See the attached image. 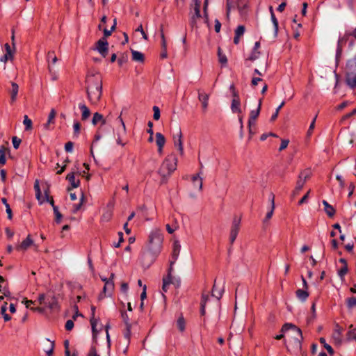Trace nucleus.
<instances>
[{
	"label": "nucleus",
	"instance_id": "1",
	"mask_svg": "<svg viewBox=\"0 0 356 356\" xmlns=\"http://www.w3.org/2000/svg\"><path fill=\"white\" fill-rule=\"evenodd\" d=\"M163 241L161 231L159 229H153L148 236L147 248L143 252V257H149L151 262H153L161 251Z\"/></svg>",
	"mask_w": 356,
	"mask_h": 356
},
{
	"label": "nucleus",
	"instance_id": "2",
	"mask_svg": "<svg viewBox=\"0 0 356 356\" xmlns=\"http://www.w3.org/2000/svg\"><path fill=\"white\" fill-rule=\"evenodd\" d=\"M177 157L174 153L168 155L159 169V174L163 179L169 177L177 169Z\"/></svg>",
	"mask_w": 356,
	"mask_h": 356
},
{
	"label": "nucleus",
	"instance_id": "3",
	"mask_svg": "<svg viewBox=\"0 0 356 356\" xmlns=\"http://www.w3.org/2000/svg\"><path fill=\"white\" fill-rule=\"evenodd\" d=\"M346 82L351 88H356V55L349 59L345 67Z\"/></svg>",
	"mask_w": 356,
	"mask_h": 356
},
{
	"label": "nucleus",
	"instance_id": "4",
	"mask_svg": "<svg viewBox=\"0 0 356 356\" xmlns=\"http://www.w3.org/2000/svg\"><path fill=\"white\" fill-rule=\"evenodd\" d=\"M86 89L102 86V77L99 72L90 71L86 78Z\"/></svg>",
	"mask_w": 356,
	"mask_h": 356
},
{
	"label": "nucleus",
	"instance_id": "5",
	"mask_svg": "<svg viewBox=\"0 0 356 356\" xmlns=\"http://www.w3.org/2000/svg\"><path fill=\"white\" fill-rule=\"evenodd\" d=\"M311 175L312 173L309 169H305L300 172L296 182V186L293 191L294 195H298L302 189L305 184L311 177Z\"/></svg>",
	"mask_w": 356,
	"mask_h": 356
},
{
	"label": "nucleus",
	"instance_id": "6",
	"mask_svg": "<svg viewBox=\"0 0 356 356\" xmlns=\"http://www.w3.org/2000/svg\"><path fill=\"white\" fill-rule=\"evenodd\" d=\"M88 99L92 104H97L101 99L102 86L86 89Z\"/></svg>",
	"mask_w": 356,
	"mask_h": 356
},
{
	"label": "nucleus",
	"instance_id": "7",
	"mask_svg": "<svg viewBox=\"0 0 356 356\" xmlns=\"http://www.w3.org/2000/svg\"><path fill=\"white\" fill-rule=\"evenodd\" d=\"M115 274L111 273L110 275V280L108 282H106L103 288V291L99 293L98 296V300H101L104 299L106 296H111L113 291L114 290V280Z\"/></svg>",
	"mask_w": 356,
	"mask_h": 356
},
{
	"label": "nucleus",
	"instance_id": "8",
	"mask_svg": "<svg viewBox=\"0 0 356 356\" xmlns=\"http://www.w3.org/2000/svg\"><path fill=\"white\" fill-rule=\"evenodd\" d=\"M241 218L234 216L232 220V224L230 229L229 241L230 243L233 244L235 241L238 232L240 230Z\"/></svg>",
	"mask_w": 356,
	"mask_h": 356
},
{
	"label": "nucleus",
	"instance_id": "9",
	"mask_svg": "<svg viewBox=\"0 0 356 356\" xmlns=\"http://www.w3.org/2000/svg\"><path fill=\"white\" fill-rule=\"evenodd\" d=\"M350 33L348 31H346L343 37H340L337 42V48L336 51V63H338L342 54L343 47L347 42Z\"/></svg>",
	"mask_w": 356,
	"mask_h": 356
},
{
	"label": "nucleus",
	"instance_id": "10",
	"mask_svg": "<svg viewBox=\"0 0 356 356\" xmlns=\"http://www.w3.org/2000/svg\"><path fill=\"white\" fill-rule=\"evenodd\" d=\"M117 121L120 124L121 129L120 130H118V131H117L116 143H117V144L124 147L126 143L122 142V137L126 134L127 130H126V127H125L124 122L122 118L121 115L118 117Z\"/></svg>",
	"mask_w": 356,
	"mask_h": 356
},
{
	"label": "nucleus",
	"instance_id": "11",
	"mask_svg": "<svg viewBox=\"0 0 356 356\" xmlns=\"http://www.w3.org/2000/svg\"><path fill=\"white\" fill-rule=\"evenodd\" d=\"M96 44V49L104 58H105L108 51V43L106 40L103 38L99 40Z\"/></svg>",
	"mask_w": 356,
	"mask_h": 356
},
{
	"label": "nucleus",
	"instance_id": "12",
	"mask_svg": "<svg viewBox=\"0 0 356 356\" xmlns=\"http://www.w3.org/2000/svg\"><path fill=\"white\" fill-rule=\"evenodd\" d=\"M174 145L178 147V150L181 155L184 154V147L182 143V134L181 129L179 128L177 134L173 135Z\"/></svg>",
	"mask_w": 356,
	"mask_h": 356
},
{
	"label": "nucleus",
	"instance_id": "13",
	"mask_svg": "<svg viewBox=\"0 0 356 356\" xmlns=\"http://www.w3.org/2000/svg\"><path fill=\"white\" fill-rule=\"evenodd\" d=\"M90 309H91V317L90 319V322L91 327H92V337L94 339H95L97 337V335L98 333V331L96 328L98 320L97 318H95V311H96L95 306L92 305Z\"/></svg>",
	"mask_w": 356,
	"mask_h": 356
},
{
	"label": "nucleus",
	"instance_id": "14",
	"mask_svg": "<svg viewBox=\"0 0 356 356\" xmlns=\"http://www.w3.org/2000/svg\"><path fill=\"white\" fill-rule=\"evenodd\" d=\"M261 102H262L261 99H259L257 109L252 110L250 111L249 120H248V126L249 127L252 126V124L254 123L255 120L258 118V116L260 113V111H261Z\"/></svg>",
	"mask_w": 356,
	"mask_h": 356
},
{
	"label": "nucleus",
	"instance_id": "15",
	"mask_svg": "<svg viewBox=\"0 0 356 356\" xmlns=\"http://www.w3.org/2000/svg\"><path fill=\"white\" fill-rule=\"evenodd\" d=\"M31 245H33V241L29 234L26 239H24L19 245L16 247L17 250H26Z\"/></svg>",
	"mask_w": 356,
	"mask_h": 356
},
{
	"label": "nucleus",
	"instance_id": "16",
	"mask_svg": "<svg viewBox=\"0 0 356 356\" xmlns=\"http://www.w3.org/2000/svg\"><path fill=\"white\" fill-rule=\"evenodd\" d=\"M245 28L243 25H239L237 26L234 31V43L238 44L240 41L241 37H242L245 33Z\"/></svg>",
	"mask_w": 356,
	"mask_h": 356
},
{
	"label": "nucleus",
	"instance_id": "17",
	"mask_svg": "<svg viewBox=\"0 0 356 356\" xmlns=\"http://www.w3.org/2000/svg\"><path fill=\"white\" fill-rule=\"evenodd\" d=\"M180 250H181V245L179 243V242L178 241L174 242L172 252V255H171V257H172L171 264H174L176 262V261L179 257Z\"/></svg>",
	"mask_w": 356,
	"mask_h": 356
},
{
	"label": "nucleus",
	"instance_id": "18",
	"mask_svg": "<svg viewBox=\"0 0 356 356\" xmlns=\"http://www.w3.org/2000/svg\"><path fill=\"white\" fill-rule=\"evenodd\" d=\"M200 6H201V1L200 0H194V15L191 17L192 22H195L197 19L201 17L200 14Z\"/></svg>",
	"mask_w": 356,
	"mask_h": 356
},
{
	"label": "nucleus",
	"instance_id": "19",
	"mask_svg": "<svg viewBox=\"0 0 356 356\" xmlns=\"http://www.w3.org/2000/svg\"><path fill=\"white\" fill-rule=\"evenodd\" d=\"M290 329L295 330L298 333V334L300 336V339H302V334L301 330L292 323H285L282 326L281 331L282 332H284L288 331Z\"/></svg>",
	"mask_w": 356,
	"mask_h": 356
},
{
	"label": "nucleus",
	"instance_id": "20",
	"mask_svg": "<svg viewBox=\"0 0 356 356\" xmlns=\"http://www.w3.org/2000/svg\"><path fill=\"white\" fill-rule=\"evenodd\" d=\"M198 99L202 103L203 110L205 111L207 109L209 105V95L206 93L198 92Z\"/></svg>",
	"mask_w": 356,
	"mask_h": 356
},
{
	"label": "nucleus",
	"instance_id": "21",
	"mask_svg": "<svg viewBox=\"0 0 356 356\" xmlns=\"http://www.w3.org/2000/svg\"><path fill=\"white\" fill-rule=\"evenodd\" d=\"M18 91H19V86L15 82H11V89L10 90V100H11L12 103H13L16 101Z\"/></svg>",
	"mask_w": 356,
	"mask_h": 356
},
{
	"label": "nucleus",
	"instance_id": "22",
	"mask_svg": "<svg viewBox=\"0 0 356 356\" xmlns=\"http://www.w3.org/2000/svg\"><path fill=\"white\" fill-rule=\"evenodd\" d=\"M322 202L323 204L324 205V211L326 213V214L330 218H332L336 213L335 209L332 205H330L326 200H323Z\"/></svg>",
	"mask_w": 356,
	"mask_h": 356
},
{
	"label": "nucleus",
	"instance_id": "23",
	"mask_svg": "<svg viewBox=\"0 0 356 356\" xmlns=\"http://www.w3.org/2000/svg\"><path fill=\"white\" fill-rule=\"evenodd\" d=\"M201 172L193 175L191 180L194 185V187H197L199 191L202 189V179L200 177Z\"/></svg>",
	"mask_w": 356,
	"mask_h": 356
},
{
	"label": "nucleus",
	"instance_id": "24",
	"mask_svg": "<svg viewBox=\"0 0 356 356\" xmlns=\"http://www.w3.org/2000/svg\"><path fill=\"white\" fill-rule=\"evenodd\" d=\"M79 108L81 111V120L85 121L86 120L90 115V109L86 106V104L80 103L79 104Z\"/></svg>",
	"mask_w": 356,
	"mask_h": 356
},
{
	"label": "nucleus",
	"instance_id": "25",
	"mask_svg": "<svg viewBox=\"0 0 356 356\" xmlns=\"http://www.w3.org/2000/svg\"><path fill=\"white\" fill-rule=\"evenodd\" d=\"M231 110L233 113L241 114V99H232L231 104Z\"/></svg>",
	"mask_w": 356,
	"mask_h": 356
},
{
	"label": "nucleus",
	"instance_id": "26",
	"mask_svg": "<svg viewBox=\"0 0 356 356\" xmlns=\"http://www.w3.org/2000/svg\"><path fill=\"white\" fill-rule=\"evenodd\" d=\"M66 179L70 182L72 188H77L80 184V180L75 178L74 172L69 173L66 176Z\"/></svg>",
	"mask_w": 356,
	"mask_h": 356
},
{
	"label": "nucleus",
	"instance_id": "27",
	"mask_svg": "<svg viewBox=\"0 0 356 356\" xmlns=\"http://www.w3.org/2000/svg\"><path fill=\"white\" fill-rule=\"evenodd\" d=\"M224 288L218 289L215 282L211 291L212 296L216 298L217 300H220L222 296Z\"/></svg>",
	"mask_w": 356,
	"mask_h": 356
},
{
	"label": "nucleus",
	"instance_id": "28",
	"mask_svg": "<svg viewBox=\"0 0 356 356\" xmlns=\"http://www.w3.org/2000/svg\"><path fill=\"white\" fill-rule=\"evenodd\" d=\"M275 209V195L271 194V207L269 211L267 212L265 218L264 219V222H268L273 216V212Z\"/></svg>",
	"mask_w": 356,
	"mask_h": 356
},
{
	"label": "nucleus",
	"instance_id": "29",
	"mask_svg": "<svg viewBox=\"0 0 356 356\" xmlns=\"http://www.w3.org/2000/svg\"><path fill=\"white\" fill-rule=\"evenodd\" d=\"M348 329L349 330L346 333V341H350L356 340V328L353 327V325H350Z\"/></svg>",
	"mask_w": 356,
	"mask_h": 356
},
{
	"label": "nucleus",
	"instance_id": "30",
	"mask_svg": "<svg viewBox=\"0 0 356 356\" xmlns=\"http://www.w3.org/2000/svg\"><path fill=\"white\" fill-rule=\"evenodd\" d=\"M99 122H102V125L106 124V120L104 118L103 115L98 112H96L93 115L92 123L93 125H96Z\"/></svg>",
	"mask_w": 356,
	"mask_h": 356
},
{
	"label": "nucleus",
	"instance_id": "31",
	"mask_svg": "<svg viewBox=\"0 0 356 356\" xmlns=\"http://www.w3.org/2000/svg\"><path fill=\"white\" fill-rule=\"evenodd\" d=\"M296 295L297 296V298L304 302L307 300V298L309 297V293L307 292V291L306 289H298L296 291Z\"/></svg>",
	"mask_w": 356,
	"mask_h": 356
},
{
	"label": "nucleus",
	"instance_id": "32",
	"mask_svg": "<svg viewBox=\"0 0 356 356\" xmlns=\"http://www.w3.org/2000/svg\"><path fill=\"white\" fill-rule=\"evenodd\" d=\"M131 54H132V59H133V60L140 62V63H143L144 62L145 57H144L143 54H142L140 51H135V50H131Z\"/></svg>",
	"mask_w": 356,
	"mask_h": 356
},
{
	"label": "nucleus",
	"instance_id": "33",
	"mask_svg": "<svg viewBox=\"0 0 356 356\" xmlns=\"http://www.w3.org/2000/svg\"><path fill=\"white\" fill-rule=\"evenodd\" d=\"M156 143L158 147H163L165 143V138L161 133L156 134Z\"/></svg>",
	"mask_w": 356,
	"mask_h": 356
},
{
	"label": "nucleus",
	"instance_id": "34",
	"mask_svg": "<svg viewBox=\"0 0 356 356\" xmlns=\"http://www.w3.org/2000/svg\"><path fill=\"white\" fill-rule=\"evenodd\" d=\"M56 115V110L52 108L49 114L47 122L44 124L46 129H49L50 124L54 123V119Z\"/></svg>",
	"mask_w": 356,
	"mask_h": 356
},
{
	"label": "nucleus",
	"instance_id": "35",
	"mask_svg": "<svg viewBox=\"0 0 356 356\" xmlns=\"http://www.w3.org/2000/svg\"><path fill=\"white\" fill-rule=\"evenodd\" d=\"M23 124L25 126L26 131H29V130L32 129V128H33L32 120L30 118H29L28 115H25L24 116Z\"/></svg>",
	"mask_w": 356,
	"mask_h": 356
},
{
	"label": "nucleus",
	"instance_id": "36",
	"mask_svg": "<svg viewBox=\"0 0 356 356\" xmlns=\"http://www.w3.org/2000/svg\"><path fill=\"white\" fill-rule=\"evenodd\" d=\"M177 325L180 332H183L185 330L186 323L182 316L177 319Z\"/></svg>",
	"mask_w": 356,
	"mask_h": 356
},
{
	"label": "nucleus",
	"instance_id": "37",
	"mask_svg": "<svg viewBox=\"0 0 356 356\" xmlns=\"http://www.w3.org/2000/svg\"><path fill=\"white\" fill-rule=\"evenodd\" d=\"M218 56L219 62L222 65H225L227 63V58L225 54L222 53L220 47H218Z\"/></svg>",
	"mask_w": 356,
	"mask_h": 356
},
{
	"label": "nucleus",
	"instance_id": "38",
	"mask_svg": "<svg viewBox=\"0 0 356 356\" xmlns=\"http://www.w3.org/2000/svg\"><path fill=\"white\" fill-rule=\"evenodd\" d=\"M47 60L49 63L51 62L52 65L55 64L57 61V57L56 56L54 51H50L48 52L47 56Z\"/></svg>",
	"mask_w": 356,
	"mask_h": 356
},
{
	"label": "nucleus",
	"instance_id": "39",
	"mask_svg": "<svg viewBox=\"0 0 356 356\" xmlns=\"http://www.w3.org/2000/svg\"><path fill=\"white\" fill-rule=\"evenodd\" d=\"M6 310H7V302H5L4 305L1 306V313L3 315L4 321H8L11 319V317L8 314H6Z\"/></svg>",
	"mask_w": 356,
	"mask_h": 356
},
{
	"label": "nucleus",
	"instance_id": "40",
	"mask_svg": "<svg viewBox=\"0 0 356 356\" xmlns=\"http://www.w3.org/2000/svg\"><path fill=\"white\" fill-rule=\"evenodd\" d=\"M346 305L348 309H351L356 307V298L350 297L346 299Z\"/></svg>",
	"mask_w": 356,
	"mask_h": 356
},
{
	"label": "nucleus",
	"instance_id": "41",
	"mask_svg": "<svg viewBox=\"0 0 356 356\" xmlns=\"http://www.w3.org/2000/svg\"><path fill=\"white\" fill-rule=\"evenodd\" d=\"M54 213L55 215V221L57 224H59L61 222V219L63 218L62 214L58 211V208L57 206H54Z\"/></svg>",
	"mask_w": 356,
	"mask_h": 356
},
{
	"label": "nucleus",
	"instance_id": "42",
	"mask_svg": "<svg viewBox=\"0 0 356 356\" xmlns=\"http://www.w3.org/2000/svg\"><path fill=\"white\" fill-rule=\"evenodd\" d=\"M13 48L15 49V47H13ZM5 49H6V55L7 56H9L10 57V60H12L13 59V54H14V52H15V49L13 50L11 47L10 46L9 44L6 43L5 44Z\"/></svg>",
	"mask_w": 356,
	"mask_h": 356
},
{
	"label": "nucleus",
	"instance_id": "43",
	"mask_svg": "<svg viewBox=\"0 0 356 356\" xmlns=\"http://www.w3.org/2000/svg\"><path fill=\"white\" fill-rule=\"evenodd\" d=\"M270 17H271V21H272V22L273 24V26H274L275 35H277V32H278L279 24H278V21L274 14V12H272V15H270Z\"/></svg>",
	"mask_w": 356,
	"mask_h": 356
},
{
	"label": "nucleus",
	"instance_id": "44",
	"mask_svg": "<svg viewBox=\"0 0 356 356\" xmlns=\"http://www.w3.org/2000/svg\"><path fill=\"white\" fill-rule=\"evenodd\" d=\"M348 271V264L343 266L338 270V275L340 277L341 280H343L344 279V276L347 274Z\"/></svg>",
	"mask_w": 356,
	"mask_h": 356
},
{
	"label": "nucleus",
	"instance_id": "45",
	"mask_svg": "<svg viewBox=\"0 0 356 356\" xmlns=\"http://www.w3.org/2000/svg\"><path fill=\"white\" fill-rule=\"evenodd\" d=\"M172 283V281L170 280V277H164L163 278V286H162V290L164 292H167L168 291V286Z\"/></svg>",
	"mask_w": 356,
	"mask_h": 356
},
{
	"label": "nucleus",
	"instance_id": "46",
	"mask_svg": "<svg viewBox=\"0 0 356 356\" xmlns=\"http://www.w3.org/2000/svg\"><path fill=\"white\" fill-rule=\"evenodd\" d=\"M49 309H55L57 307V300L55 297H51L50 300H47V304L46 305Z\"/></svg>",
	"mask_w": 356,
	"mask_h": 356
},
{
	"label": "nucleus",
	"instance_id": "47",
	"mask_svg": "<svg viewBox=\"0 0 356 356\" xmlns=\"http://www.w3.org/2000/svg\"><path fill=\"white\" fill-rule=\"evenodd\" d=\"M47 341H49L50 343V344H49V347L47 350H45V353L47 356H51L54 353V347H55L54 341H50L48 339H47Z\"/></svg>",
	"mask_w": 356,
	"mask_h": 356
},
{
	"label": "nucleus",
	"instance_id": "48",
	"mask_svg": "<svg viewBox=\"0 0 356 356\" xmlns=\"http://www.w3.org/2000/svg\"><path fill=\"white\" fill-rule=\"evenodd\" d=\"M260 54H261V53L259 50L252 49V51L248 59L249 60L254 61L259 57Z\"/></svg>",
	"mask_w": 356,
	"mask_h": 356
},
{
	"label": "nucleus",
	"instance_id": "49",
	"mask_svg": "<svg viewBox=\"0 0 356 356\" xmlns=\"http://www.w3.org/2000/svg\"><path fill=\"white\" fill-rule=\"evenodd\" d=\"M321 343L323 344L324 348L327 350V352L332 355L334 353V350L332 346L327 343H326L325 339L324 338L320 339Z\"/></svg>",
	"mask_w": 356,
	"mask_h": 356
},
{
	"label": "nucleus",
	"instance_id": "50",
	"mask_svg": "<svg viewBox=\"0 0 356 356\" xmlns=\"http://www.w3.org/2000/svg\"><path fill=\"white\" fill-rule=\"evenodd\" d=\"M126 323V332L124 333V337L128 341L130 339L131 337V325L128 323L127 321H125Z\"/></svg>",
	"mask_w": 356,
	"mask_h": 356
},
{
	"label": "nucleus",
	"instance_id": "51",
	"mask_svg": "<svg viewBox=\"0 0 356 356\" xmlns=\"http://www.w3.org/2000/svg\"><path fill=\"white\" fill-rule=\"evenodd\" d=\"M316 118H317V115H315V117L314 118V119L312 120V121L310 124V126H309V129L307 133V135L308 137H310L311 135L312 134L313 130L315 127V122H316Z\"/></svg>",
	"mask_w": 356,
	"mask_h": 356
},
{
	"label": "nucleus",
	"instance_id": "52",
	"mask_svg": "<svg viewBox=\"0 0 356 356\" xmlns=\"http://www.w3.org/2000/svg\"><path fill=\"white\" fill-rule=\"evenodd\" d=\"M115 26H116V19H114V24L112 26V27L111 28V30H108L106 29H104V37L107 38V37L110 36L111 35L112 32L115 30Z\"/></svg>",
	"mask_w": 356,
	"mask_h": 356
},
{
	"label": "nucleus",
	"instance_id": "53",
	"mask_svg": "<svg viewBox=\"0 0 356 356\" xmlns=\"http://www.w3.org/2000/svg\"><path fill=\"white\" fill-rule=\"evenodd\" d=\"M44 200L45 202H48L51 206H52V208L54 209V206H56L54 204V199L51 196H49V193H48V191H46L44 192Z\"/></svg>",
	"mask_w": 356,
	"mask_h": 356
},
{
	"label": "nucleus",
	"instance_id": "54",
	"mask_svg": "<svg viewBox=\"0 0 356 356\" xmlns=\"http://www.w3.org/2000/svg\"><path fill=\"white\" fill-rule=\"evenodd\" d=\"M153 111H154V115L153 118L155 120H159L160 118V109L158 106H153Z\"/></svg>",
	"mask_w": 356,
	"mask_h": 356
},
{
	"label": "nucleus",
	"instance_id": "55",
	"mask_svg": "<svg viewBox=\"0 0 356 356\" xmlns=\"http://www.w3.org/2000/svg\"><path fill=\"white\" fill-rule=\"evenodd\" d=\"M13 145L15 149H18L19 145L22 142L21 139L18 138L17 136H13L12 138Z\"/></svg>",
	"mask_w": 356,
	"mask_h": 356
},
{
	"label": "nucleus",
	"instance_id": "56",
	"mask_svg": "<svg viewBox=\"0 0 356 356\" xmlns=\"http://www.w3.org/2000/svg\"><path fill=\"white\" fill-rule=\"evenodd\" d=\"M161 46L162 49H167V44L165 38V35L163 31V28H161Z\"/></svg>",
	"mask_w": 356,
	"mask_h": 356
},
{
	"label": "nucleus",
	"instance_id": "57",
	"mask_svg": "<svg viewBox=\"0 0 356 356\" xmlns=\"http://www.w3.org/2000/svg\"><path fill=\"white\" fill-rule=\"evenodd\" d=\"M111 216H112L111 211H107L106 212H105L104 213L102 214V220L107 222L111 218Z\"/></svg>",
	"mask_w": 356,
	"mask_h": 356
},
{
	"label": "nucleus",
	"instance_id": "58",
	"mask_svg": "<svg viewBox=\"0 0 356 356\" xmlns=\"http://www.w3.org/2000/svg\"><path fill=\"white\" fill-rule=\"evenodd\" d=\"M74 133L75 135H79L81 129V124L79 122H75L73 125Z\"/></svg>",
	"mask_w": 356,
	"mask_h": 356
},
{
	"label": "nucleus",
	"instance_id": "59",
	"mask_svg": "<svg viewBox=\"0 0 356 356\" xmlns=\"http://www.w3.org/2000/svg\"><path fill=\"white\" fill-rule=\"evenodd\" d=\"M289 143V140H287V139L282 140L281 145L279 148V151L281 152V151L285 149L287 147Z\"/></svg>",
	"mask_w": 356,
	"mask_h": 356
},
{
	"label": "nucleus",
	"instance_id": "60",
	"mask_svg": "<svg viewBox=\"0 0 356 356\" xmlns=\"http://www.w3.org/2000/svg\"><path fill=\"white\" fill-rule=\"evenodd\" d=\"M74 143L71 141H69L65 145V150L67 152H72L73 150Z\"/></svg>",
	"mask_w": 356,
	"mask_h": 356
},
{
	"label": "nucleus",
	"instance_id": "61",
	"mask_svg": "<svg viewBox=\"0 0 356 356\" xmlns=\"http://www.w3.org/2000/svg\"><path fill=\"white\" fill-rule=\"evenodd\" d=\"M40 305H47V300L46 301L45 295L44 293L40 294L38 299Z\"/></svg>",
	"mask_w": 356,
	"mask_h": 356
},
{
	"label": "nucleus",
	"instance_id": "62",
	"mask_svg": "<svg viewBox=\"0 0 356 356\" xmlns=\"http://www.w3.org/2000/svg\"><path fill=\"white\" fill-rule=\"evenodd\" d=\"M65 327L66 330H67V331L72 330V328L74 327V322H73V321L72 320H67L66 323H65Z\"/></svg>",
	"mask_w": 356,
	"mask_h": 356
},
{
	"label": "nucleus",
	"instance_id": "63",
	"mask_svg": "<svg viewBox=\"0 0 356 356\" xmlns=\"http://www.w3.org/2000/svg\"><path fill=\"white\" fill-rule=\"evenodd\" d=\"M136 31H138V32H140L142 35H143V38L145 39V40H147L148 38H147V34L145 33L144 30H143V26L142 24H140L136 29Z\"/></svg>",
	"mask_w": 356,
	"mask_h": 356
},
{
	"label": "nucleus",
	"instance_id": "64",
	"mask_svg": "<svg viewBox=\"0 0 356 356\" xmlns=\"http://www.w3.org/2000/svg\"><path fill=\"white\" fill-rule=\"evenodd\" d=\"M88 356H99L97 353L96 348L92 346L88 353Z\"/></svg>",
	"mask_w": 356,
	"mask_h": 356
}]
</instances>
